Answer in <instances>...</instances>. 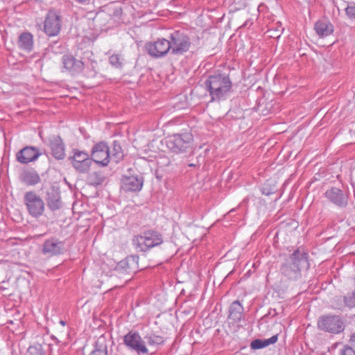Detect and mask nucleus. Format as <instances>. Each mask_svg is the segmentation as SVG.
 Masks as SVG:
<instances>
[{
  "label": "nucleus",
  "instance_id": "nucleus-9",
  "mask_svg": "<svg viewBox=\"0 0 355 355\" xmlns=\"http://www.w3.org/2000/svg\"><path fill=\"white\" fill-rule=\"evenodd\" d=\"M123 344L131 351L135 352L137 354H146L148 349L137 331H130L123 337Z\"/></svg>",
  "mask_w": 355,
  "mask_h": 355
},
{
  "label": "nucleus",
  "instance_id": "nucleus-10",
  "mask_svg": "<svg viewBox=\"0 0 355 355\" xmlns=\"http://www.w3.org/2000/svg\"><path fill=\"white\" fill-rule=\"evenodd\" d=\"M91 157L93 162L101 166H107L110 162V152L105 141L96 143L92 148Z\"/></svg>",
  "mask_w": 355,
  "mask_h": 355
},
{
  "label": "nucleus",
  "instance_id": "nucleus-17",
  "mask_svg": "<svg viewBox=\"0 0 355 355\" xmlns=\"http://www.w3.org/2000/svg\"><path fill=\"white\" fill-rule=\"evenodd\" d=\"M49 146L53 157L63 159L65 157V148L62 139L58 135L53 136L49 141Z\"/></svg>",
  "mask_w": 355,
  "mask_h": 355
},
{
  "label": "nucleus",
  "instance_id": "nucleus-13",
  "mask_svg": "<svg viewBox=\"0 0 355 355\" xmlns=\"http://www.w3.org/2000/svg\"><path fill=\"white\" fill-rule=\"evenodd\" d=\"M324 196L329 202L340 208L345 207L348 202L347 193L337 187L327 189L324 193Z\"/></svg>",
  "mask_w": 355,
  "mask_h": 355
},
{
  "label": "nucleus",
  "instance_id": "nucleus-4",
  "mask_svg": "<svg viewBox=\"0 0 355 355\" xmlns=\"http://www.w3.org/2000/svg\"><path fill=\"white\" fill-rule=\"evenodd\" d=\"M163 243L162 235L153 230H148L135 236L132 244L139 252H146Z\"/></svg>",
  "mask_w": 355,
  "mask_h": 355
},
{
  "label": "nucleus",
  "instance_id": "nucleus-20",
  "mask_svg": "<svg viewBox=\"0 0 355 355\" xmlns=\"http://www.w3.org/2000/svg\"><path fill=\"white\" fill-rule=\"evenodd\" d=\"M46 204L51 211H56L62 207V203L60 198V192L51 189L46 193Z\"/></svg>",
  "mask_w": 355,
  "mask_h": 355
},
{
  "label": "nucleus",
  "instance_id": "nucleus-34",
  "mask_svg": "<svg viewBox=\"0 0 355 355\" xmlns=\"http://www.w3.org/2000/svg\"><path fill=\"white\" fill-rule=\"evenodd\" d=\"M349 343L350 345L355 346V332L350 336Z\"/></svg>",
  "mask_w": 355,
  "mask_h": 355
},
{
  "label": "nucleus",
  "instance_id": "nucleus-2",
  "mask_svg": "<svg viewBox=\"0 0 355 355\" xmlns=\"http://www.w3.org/2000/svg\"><path fill=\"white\" fill-rule=\"evenodd\" d=\"M205 86L211 96V101H220L230 95L232 82L229 75L218 73L209 76L205 82Z\"/></svg>",
  "mask_w": 355,
  "mask_h": 355
},
{
  "label": "nucleus",
  "instance_id": "nucleus-3",
  "mask_svg": "<svg viewBox=\"0 0 355 355\" xmlns=\"http://www.w3.org/2000/svg\"><path fill=\"white\" fill-rule=\"evenodd\" d=\"M193 141L192 134L189 132H185L168 136L166 139V145L171 153L180 154L190 150Z\"/></svg>",
  "mask_w": 355,
  "mask_h": 355
},
{
  "label": "nucleus",
  "instance_id": "nucleus-21",
  "mask_svg": "<svg viewBox=\"0 0 355 355\" xmlns=\"http://www.w3.org/2000/svg\"><path fill=\"white\" fill-rule=\"evenodd\" d=\"M33 36L29 32H24L18 37L17 46L26 52H31L33 49Z\"/></svg>",
  "mask_w": 355,
  "mask_h": 355
},
{
  "label": "nucleus",
  "instance_id": "nucleus-18",
  "mask_svg": "<svg viewBox=\"0 0 355 355\" xmlns=\"http://www.w3.org/2000/svg\"><path fill=\"white\" fill-rule=\"evenodd\" d=\"M143 178L137 176L125 177L122 180L121 188L126 192L139 191L143 187Z\"/></svg>",
  "mask_w": 355,
  "mask_h": 355
},
{
  "label": "nucleus",
  "instance_id": "nucleus-15",
  "mask_svg": "<svg viewBox=\"0 0 355 355\" xmlns=\"http://www.w3.org/2000/svg\"><path fill=\"white\" fill-rule=\"evenodd\" d=\"M41 153L38 148L33 146H26L17 153V160L21 164H28L35 161Z\"/></svg>",
  "mask_w": 355,
  "mask_h": 355
},
{
  "label": "nucleus",
  "instance_id": "nucleus-8",
  "mask_svg": "<svg viewBox=\"0 0 355 355\" xmlns=\"http://www.w3.org/2000/svg\"><path fill=\"white\" fill-rule=\"evenodd\" d=\"M24 200L28 212L31 216L37 218L42 215L44 211V202L34 191L26 192L24 194Z\"/></svg>",
  "mask_w": 355,
  "mask_h": 355
},
{
  "label": "nucleus",
  "instance_id": "nucleus-16",
  "mask_svg": "<svg viewBox=\"0 0 355 355\" xmlns=\"http://www.w3.org/2000/svg\"><path fill=\"white\" fill-rule=\"evenodd\" d=\"M62 62L64 68L71 74L80 73L84 69V63L71 55H64Z\"/></svg>",
  "mask_w": 355,
  "mask_h": 355
},
{
  "label": "nucleus",
  "instance_id": "nucleus-11",
  "mask_svg": "<svg viewBox=\"0 0 355 355\" xmlns=\"http://www.w3.org/2000/svg\"><path fill=\"white\" fill-rule=\"evenodd\" d=\"M145 47L148 53L155 58L164 57L171 50L168 40L164 38L157 39L154 42H148Z\"/></svg>",
  "mask_w": 355,
  "mask_h": 355
},
{
  "label": "nucleus",
  "instance_id": "nucleus-35",
  "mask_svg": "<svg viewBox=\"0 0 355 355\" xmlns=\"http://www.w3.org/2000/svg\"><path fill=\"white\" fill-rule=\"evenodd\" d=\"M59 323H60L61 325H62V326H65V325H66V322H65V321H64V320H60L59 321Z\"/></svg>",
  "mask_w": 355,
  "mask_h": 355
},
{
  "label": "nucleus",
  "instance_id": "nucleus-30",
  "mask_svg": "<svg viewBox=\"0 0 355 355\" xmlns=\"http://www.w3.org/2000/svg\"><path fill=\"white\" fill-rule=\"evenodd\" d=\"M109 62L112 67L116 69L122 67L121 58L119 54H113L110 55L109 57Z\"/></svg>",
  "mask_w": 355,
  "mask_h": 355
},
{
  "label": "nucleus",
  "instance_id": "nucleus-25",
  "mask_svg": "<svg viewBox=\"0 0 355 355\" xmlns=\"http://www.w3.org/2000/svg\"><path fill=\"white\" fill-rule=\"evenodd\" d=\"M278 340V334H275L268 339H256L252 341L250 347L254 349H259L275 343Z\"/></svg>",
  "mask_w": 355,
  "mask_h": 355
},
{
  "label": "nucleus",
  "instance_id": "nucleus-27",
  "mask_svg": "<svg viewBox=\"0 0 355 355\" xmlns=\"http://www.w3.org/2000/svg\"><path fill=\"white\" fill-rule=\"evenodd\" d=\"M86 181L88 184L96 187L103 184L104 177L101 172H93L87 175Z\"/></svg>",
  "mask_w": 355,
  "mask_h": 355
},
{
  "label": "nucleus",
  "instance_id": "nucleus-23",
  "mask_svg": "<svg viewBox=\"0 0 355 355\" xmlns=\"http://www.w3.org/2000/svg\"><path fill=\"white\" fill-rule=\"evenodd\" d=\"M243 315V307L239 301L233 302L229 309V318L235 322H239L242 320Z\"/></svg>",
  "mask_w": 355,
  "mask_h": 355
},
{
  "label": "nucleus",
  "instance_id": "nucleus-5",
  "mask_svg": "<svg viewBox=\"0 0 355 355\" xmlns=\"http://www.w3.org/2000/svg\"><path fill=\"white\" fill-rule=\"evenodd\" d=\"M318 327L320 330L331 334H339L345 330V324L340 315L327 314L319 318Z\"/></svg>",
  "mask_w": 355,
  "mask_h": 355
},
{
  "label": "nucleus",
  "instance_id": "nucleus-26",
  "mask_svg": "<svg viewBox=\"0 0 355 355\" xmlns=\"http://www.w3.org/2000/svg\"><path fill=\"white\" fill-rule=\"evenodd\" d=\"M110 160L112 159L114 162H119L124 156L123 151L120 144L117 141H114L112 145V150H110Z\"/></svg>",
  "mask_w": 355,
  "mask_h": 355
},
{
  "label": "nucleus",
  "instance_id": "nucleus-28",
  "mask_svg": "<svg viewBox=\"0 0 355 355\" xmlns=\"http://www.w3.org/2000/svg\"><path fill=\"white\" fill-rule=\"evenodd\" d=\"M144 340L150 346L162 345L164 343V339L162 336L157 335L155 333L147 334L144 336Z\"/></svg>",
  "mask_w": 355,
  "mask_h": 355
},
{
  "label": "nucleus",
  "instance_id": "nucleus-32",
  "mask_svg": "<svg viewBox=\"0 0 355 355\" xmlns=\"http://www.w3.org/2000/svg\"><path fill=\"white\" fill-rule=\"evenodd\" d=\"M347 15L350 19H355V3H349L345 8Z\"/></svg>",
  "mask_w": 355,
  "mask_h": 355
},
{
  "label": "nucleus",
  "instance_id": "nucleus-14",
  "mask_svg": "<svg viewBox=\"0 0 355 355\" xmlns=\"http://www.w3.org/2000/svg\"><path fill=\"white\" fill-rule=\"evenodd\" d=\"M64 251V242L55 238L46 240L42 245V253L49 257L63 254Z\"/></svg>",
  "mask_w": 355,
  "mask_h": 355
},
{
  "label": "nucleus",
  "instance_id": "nucleus-31",
  "mask_svg": "<svg viewBox=\"0 0 355 355\" xmlns=\"http://www.w3.org/2000/svg\"><path fill=\"white\" fill-rule=\"evenodd\" d=\"M352 346V345H345L339 351L340 355H355V349Z\"/></svg>",
  "mask_w": 355,
  "mask_h": 355
},
{
  "label": "nucleus",
  "instance_id": "nucleus-19",
  "mask_svg": "<svg viewBox=\"0 0 355 355\" xmlns=\"http://www.w3.org/2000/svg\"><path fill=\"white\" fill-rule=\"evenodd\" d=\"M139 257L136 255H131L126 257L125 259L121 261L118 265L117 268L123 272L134 273L138 268Z\"/></svg>",
  "mask_w": 355,
  "mask_h": 355
},
{
  "label": "nucleus",
  "instance_id": "nucleus-22",
  "mask_svg": "<svg viewBox=\"0 0 355 355\" xmlns=\"http://www.w3.org/2000/svg\"><path fill=\"white\" fill-rule=\"evenodd\" d=\"M21 182L26 185H35L40 181L38 173L33 169L23 171L19 176Z\"/></svg>",
  "mask_w": 355,
  "mask_h": 355
},
{
  "label": "nucleus",
  "instance_id": "nucleus-33",
  "mask_svg": "<svg viewBox=\"0 0 355 355\" xmlns=\"http://www.w3.org/2000/svg\"><path fill=\"white\" fill-rule=\"evenodd\" d=\"M77 3L87 6L90 3L91 0H74Z\"/></svg>",
  "mask_w": 355,
  "mask_h": 355
},
{
  "label": "nucleus",
  "instance_id": "nucleus-29",
  "mask_svg": "<svg viewBox=\"0 0 355 355\" xmlns=\"http://www.w3.org/2000/svg\"><path fill=\"white\" fill-rule=\"evenodd\" d=\"M89 355H107V347L105 345L96 343Z\"/></svg>",
  "mask_w": 355,
  "mask_h": 355
},
{
  "label": "nucleus",
  "instance_id": "nucleus-6",
  "mask_svg": "<svg viewBox=\"0 0 355 355\" xmlns=\"http://www.w3.org/2000/svg\"><path fill=\"white\" fill-rule=\"evenodd\" d=\"M168 40L171 45L170 51L174 55L184 54L189 50L191 44L190 37L182 31L171 33Z\"/></svg>",
  "mask_w": 355,
  "mask_h": 355
},
{
  "label": "nucleus",
  "instance_id": "nucleus-7",
  "mask_svg": "<svg viewBox=\"0 0 355 355\" xmlns=\"http://www.w3.org/2000/svg\"><path fill=\"white\" fill-rule=\"evenodd\" d=\"M69 160L73 168L80 173H87L93 162L92 157L86 151L78 149L73 150V155L69 157Z\"/></svg>",
  "mask_w": 355,
  "mask_h": 355
},
{
  "label": "nucleus",
  "instance_id": "nucleus-1",
  "mask_svg": "<svg viewBox=\"0 0 355 355\" xmlns=\"http://www.w3.org/2000/svg\"><path fill=\"white\" fill-rule=\"evenodd\" d=\"M308 259V254L304 250L297 248L291 254L289 260L282 265V274L289 280L299 279L302 276L301 271L309 268Z\"/></svg>",
  "mask_w": 355,
  "mask_h": 355
},
{
  "label": "nucleus",
  "instance_id": "nucleus-36",
  "mask_svg": "<svg viewBox=\"0 0 355 355\" xmlns=\"http://www.w3.org/2000/svg\"><path fill=\"white\" fill-rule=\"evenodd\" d=\"M197 165H198V166H199V164H189V166H191H191H196Z\"/></svg>",
  "mask_w": 355,
  "mask_h": 355
},
{
  "label": "nucleus",
  "instance_id": "nucleus-12",
  "mask_svg": "<svg viewBox=\"0 0 355 355\" xmlns=\"http://www.w3.org/2000/svg\"><path fill=\"white\" fill-rule=\"evenodd\" d=\"M44 32L49 36L57 35L61 28L60 16L54 10H49L44 21Z\"/></svg>",
  "mask_w": 355,
  "mask_h": 355
},
{
  "label": "nucleus",
  "instance_id": "nucleus-24",
  "mask_svg": "<svg viewBox=\"0 0 355 355\" xmlns=\"http://www.w3.org/2000/svg\"><path fill=\"white\" fill-rule=\"evenodd\" d=\"M314 29L320 37L329 36L334 32L333 25L325 20L318 21L315 24Z\"/></svg>",
  "mask_w": 355,
  "mask_h": 355
}]
</instances>
